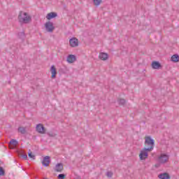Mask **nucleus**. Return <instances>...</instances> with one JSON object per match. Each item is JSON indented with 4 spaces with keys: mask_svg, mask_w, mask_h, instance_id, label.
I'll list each match as a JSON object with an SVG mask.
<instances>
[{
    "mask_svg": "<svg viewBox=\"0 0 179 179\" xmlns=\"http://www.w3.org/2000/svg\"><path fill=\"white\" fill-rule=\"evenodd\" d=\"M0 176H5V171L1 166H0Z\"/></svg>",
    "mask_w": 179,
    "mask_h": 179,
    "instance_id": "nucleus-23",
    "label": "nucleus"
},
{
    "mask_svg": "<svg viewBox=\"0 0 179 179\" xmlns=\"http://www.w3.org/2000/svg\"><path fill=\"white\" fill-rule=\"evenodd\" d=\"M169 157L167 154H161L158 157V162L160 164H164L169 162Z\"/></svg>",
    "mask_w": 179,
    "mask_h": 179,
    "instance_id": "nucleus-4",
    "label": "nucleus"
},
{
    "mask_svg": "<svg viewBox=\"0 0 179 179\" xmlns=\"http://www.w3.org/2000/svg\"><path fill=\"white\" fill-rule=\"evenodd\" d=\"M45 179H47V178H45Z\"/></svg>",
    "mask_w": 179,
    "mask_h": 179,
    "instance_id": "nucleus-26",
    "label": "nucleus"
},
{
    "mask_svg": "<svg viewBox=\"0 0 179 179\" xmlns=\"http://www.w3.org/2000/svg\"><path fill=\"white\" fill-rule=\"evenodd\" d=\"M36 129L38 134H41L42 135H44V134H45V132H47L45 127H44V125H43L42 124H37Z\"/></svg>",
    "mask_w": 179,
    "mask_h": 179,
    "instance_id": "nucleus-7",
    "label": "nucleus"
},
{
    "mask_svg": "<svg viewBox=\"0 0 179 179\" xmlns=\"http://www.w3.org/2000/svg\"><path fill=\"white\" fill-rule=\"evenodd\" d=\"M51 78L55 79L57 78V68L54 65L50 67Z\"/></svg>",
    "mask_w": 179,
    "mask_h": 179,
    "instance_id": "nucleus-9",
    "label": "nucleus"
},
{
    "mask_svg": "<svg viewBox=\"0 0 179 179\" xmlns=\"http://www.w3.org/2000/svg\"><path fill=\"white\" fill-rule=\"evenodd\" d=\"M23 159H24L25 160L27 159V155H22Z\"/></svg>",
    "mask_w": 179,
    "mask_h": 179,
    "instance_id": "nucleus-25",
    "label": "nucleus"
},
{
    "mask_svg": "<svg viewBox=\"0 0 179 179\" xmlns=\"http://www.w3.org/2000/svg\"><path fill=\"white\" fill-rule=\"evenodd\" d=\"M55 170L58 173H61V171L64 170V166L62 165V164H57L55 168Z\"/></svg>",
    "mask_w": 179,
    "mask_h": 179,
    "instance_id": "nucleus-16",
    "label": "nucleus"
},
{
    "mask_svg": "<svg viewBox=\"0 0 179 179\" xmlns=\"http://www.w3.org/2000/svg\"><path fill=\"white\" fill-rule=\"evenodd\" d=\"M118 103L120 106H124L125 104V99H119Z\"/></svg>",
    "mask_w": 179,
    "mask_h": 179,
    "instance_id": "nucleus-22",
    "label": "nucleus"
},
{
    "mask_svg": "<svg viewBox=\"0 0 179 179\" xmlns=\"http://www.w3.org/2000/svg\"><path fill=\"white\" fill-rule=\"evenodd\" d=\"M44 27L48 33H52L55 30V26L51 21H48L44 24Z\"/></svg>",
    "mask_w": 179,
    "mask_h": 179,
    "instance_id": "nucleus-3",
    "label": "nucleus"
},
{
    "mask_svg": "<svg viewBox=\"0 0 179 179\" xmlns=\"http://www.w3.org/2000/svg\"><path fill=\"white\" fill-rule=\"evenodd\" d=\"M158 178L159 179H171V176H170V174H169L168 173H160L158 176Z\"/></svg>",
    "mask_w": 179,
    "mask_h": 179,
    "instance_id": "nucleus-13",
    "label": "nucleus"
},
{
    "mask_svg": "<svg viewBox=\"0 0 179 179\" xmlns=\"http://www.w3.org/2000/svg\"><path fill=\"white\" fill-rule=\"evenodd\" d=\"M69 43L70 47L72 48H76V47H79V39L76 37L70 38Z\"/></svg>",
    "mask_w": 179,
    "mask_h": 179,
    "instance_id": "nucleus-5",
    "label": "nucleus"
},
{
    "mask_svg": "<svg viewBox=\"0 0 179 179\" xmlns=\"http://www.w3.org/2000/svg\"><path fill=\"white\" fill-rule=\"evenodd\" d=\"M149 152L150 151L148 150L146 148L141 150L138 155L140 160H145V159H148Z\"/></svg>",
    "mask_w": 179,
    "mask_h": 179,
    "instance_id": "nucleus-6",
    "label": "nucleus"
},
{
    "mask_svg": "<svg viewBox=\"0 0 179 179\" xmlns=\"http://www.w3.org/2000/svg\"><path fill=\"white\" fill-rule=\"evenodd\" d=\"M58 16V14L55 12H51L47 14L46 19L47 20H51V19H55V17H57Z\"/></svg>",
    "mask_w": 179,
    "mask_h": 179,
    "instance_id": "nucleus-10",
    "label": "nucleus"
},
{
    "mask_svg": "<svg viewBox=\"0 0 179 179\" xmlns=\"http://www.w3.org/2000/svg\"><path fill=\"white\" fill-rule=\"evenodd\" d=\"M101 2H103V0H94V5L95 6H100Z\"/></svg>",
    "mask_w": 179,
    "mask_h": 179,
    "instance_id": "nucleus-18",
    "label": "nucleus"
},
{
    "mask_svg": "<svg viewBox=\"0 0 179 179\" xmlns=\"http://www.w3.org/2000/svg\"><path fill=\"white\" fill-rule=\"evenodd\" d=\"M17 141L13 139L10 141L9 143V148L10 149H15V148H16V146H17Z\"/></svg>",
    "mask_w": 179,
    "mask_h": 179,
    "instance_id": "nucleus-15",
    "label": "nucleus"
},
{
    "mask_svg": "<svg viewBox=\"0 0 179 179\" xmlns=\"http://www.w3.org/2000/svg\"><path fill=\"white\" fill-rule=\"evenodd\" d=\"M75 61H76V56H75V55H69L67 57V62H69V64H73Z\"/></svg>",
    "mask_w": 179,
    "mask_h": 179,
    "instance_id": "nucleus-11",
    "label": "nucleus"
},
{
    "mask_svg": "<svg viewBox=\"0 0 179 179\" xmlns=\"http://www.w3.org/2000/svg\"><path fill=\"white\" fill-rule=\"evenodd\" d=\"M113 173L112 171H108L106 173V176L108 177V178H111V177H113Z\"/></svg>",
    "mask_w": 179,
    "mask_h": 179,
    "instance_id": "nucleus-21",
    "label": "nucleus"
},
{
    "mask_svg": "<svg viewBox=\"0 0 179 179\" xmlns=\"http://www.w3.org/2000/svg\"><path fill=\"white\" fill-rule=\"evenodd\" d=\"M58 178H59V179H65V175H64V174H59V175L58 176Z\"/></svg>",
    "mask_w": 179,
    "mask_h": 179,
    "instance_id": "nucleus-24",
    "label": "nucleus"
},
{
    "mask_svg": "<svg viewBox=\"0 0 179 179\" xmlns=\"http://www.w3.org/2000/svg\"><path fill=\"white\" fill-rule=\"evenodd\" d=\"M18 20L20 23L27 24L31 22V16L24 11H20L18 15Z\"/></svg>",
    "mask_w": 179,
    "mask_h": 179,
    "instance_id": "nucleus-1",
    "label": "nucleus"
},
{
    "mask_svg": "<svg viewBox=\"0 0 179 179\" xmlns=\"http://www.w3.org/2000/svg\"><path fill=\"white\" fill-rule=\"evenodd\" d=\"M145 149L152 152L153 150V147L155 146V140L152 137L147 136L145 137Z\"/></svg>",
    "mask_w": 179,
    "mask_h": 179,
    "instance_id": "nucleus-2",
    "label": "nucleus"
},
{
    "mask_svg": "<svg viewBox=\"0 0 179 179\" xmlns=\"http://www.w3.org/2000/svg\"><path fill=\"white\" fill-rule=\"evenodd\" d=\"M18 132H20V134H26V129L24 127H19Z\"/></svg>",
    "mask_w": 179,
    "mask_h": 179,
    "instance_id": "nucleus-19",
    "label": "nucleus"
},
{
    "mask_svg": "<svg viewBox=\"0 0 179 179\" xmlns=\"http://www.w3.org/2000/svg\"><path fill=\"white\" fill-rule=\"evenodd\" d=\"M151 66L152 69H160L162 68V64L159 62H152Z\"/></svg>",
    "mask_w": 179,
    "mask_h": 179,
    "instance_id": "nucleus-12",
    "label": "nucleus"
},
{
    "mask_svg": "<svg viewBox=\"0 0 179 179\" xmlns=\"http://www.w3.org/2000/svg\"><path fill=\"white\" fill-rule=\"evenodd\" d=\"M42 164L43 166H45V167H48V166H50V157H45L42 162Z\"/></svg>",
    "mask_w": 179,
    "mask_h": 179,
    "instance_id": "nucleus-14",
    "label": "nucleus"
},
{
    "mask_svg": "<svg viewBox=\"0 0 179 179\" xmlns=\"http://www.w3.org/2000/svg\"><path fill=\"white\" fill-rule=\"evenodd\" d=\"M28 156L29 158H31L32 160H34L36 159V155L33 154V152H30L28 153Z\"/></svg>",
    "mask_w": 179,
    "mask_h": 179,
    "instance_id": "nucleus-20",
    "label": "nucleus"
},
{
    "mask_svg": "<svg viewBox=\"0 0 179 179\" xmlns=\"http://www.w3.org/2000/svg\"><path fill=\"white\" fill-rule=\"evenodd\" d=\"M171 61L172 62H174L175 64H177V62H179V55H173L171 57Z\"/></svg>",
    "mask_w": 179,
    "mask_h": 179,
    "instance_id": "nucleus-17",
    "label": "nucleus"
},
{
    "mask_svg": "<svg viewBox=\"0 0 179 179\" xmlns=\"http://www.w3.org/2000/svg\"><path fill=\"white\" fill-rule=\"evenodd\" d=\"M98 58L100 61H107V59H108V54L106 52H99Z\"/></svg>",
    "mask_w": 179,
    "mask_h": 179,
    "instance_id": "nucleus-8",
    "label": "nucleus"
}]
</instances>
